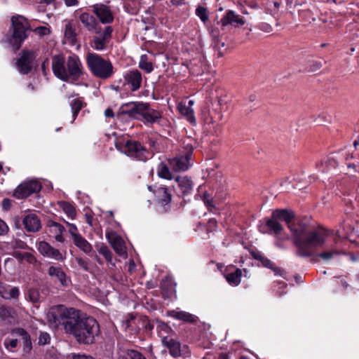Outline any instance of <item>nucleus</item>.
Returning a JSON list of instances; mask_svg holds the SVG:
<instances>
[{
  "mask_svg": "<svg viewBox=\"0 0 359 359\" xmlns=\"http://www.w3.org/2000/svg\"><path fill=\"white\" fill-rule=\"evenodd\" d=\"M123 152L128 156L135 158L139 161H145L147 159V151L144 147L137 142L128 140L123 146L120 144L116 145Z\"/></svg>",
  "mask_w": 359,
  "mask_h": 359,
  "instance_id": "7",
  "label": "nucleus"
},
{
  "mask_svg": "<svg viewBox=\"0 0 359 359\" xmlns=\"http://www.w3.org/2000/svg\"><path fill=\"white\" fill-rule=\"evenodd\" d=\"M241 276L242 271L239 269H236L234 271L226 273L224 275L226 281L233 286H236L240 283Z\"/></svg>",
  "mask_w": 359,
  "mask_h": 359,
  "instance_id": "29",
  "label": "nucleus"
},
{
  "mask_svg": "<svg viewBox=\"0 0 359 359\" xmlns=\"http://www.w3.org/2000/svg\"><path fill=\"white\" fill-rule=\"evenodd\" d=\"M134 118L144 119L147 122L154 123L161 118V113L158 111L150 109L147 104L137 102Z\"/></svg>",
  "mask_w": 359,
  "mask_h": 359,
  "instance_id": "8",
  "label": "nucleus"
},
{
  "mask_svg": "<svg viewBox=\"0 0 359 359\" xmlns=\"http://www.w3.org/2000/svg\"><path fill=\"white\" fill-rule=\"evenodd\" d=\"M51 327L62 325L65 332L73 334L79 343L93 344L100 332L99 324L91 316H47Z\"/></svg>",
  "mask_w": 359,
  "mask_h": 359,
  "instance_id": "2",
  "label": "nucleus"
},
{
  "mask_svg": "<svg viewBox=\"0 0 359 359\" xmlns=\"http://www.w3.org/2000/svg\"><path fill=\"white\" fill-rule=\"evenodd\" d=\"M155 195L160 204L167 205L171 201V194L165 187H160L155 191Z\"/></svg>",
  "mask_w": 359,
  "mask_h": 359,
  "instance_id": "26",
  "label": "nucleus"
},
{
  "mask_svg": "<svg viewBox=\"0 0 359 359\" xmlns=\"http://www.w3.org/2000/svg\"><path fill=\"white\" fill-rule=\"evenodd\" d=\"M248 102L252 103V104L250 107V111L255 110L258 107H259V100L255 94H252L248 97Z\"/></svg>",
  "mask_w": 359,
  "mask_h": 359,
  "instance_id": "43",
  "label": "nucleus"
},
{
  "mask_svg": "<svg viewBox=\"0 0 359 359\" xmlns=\"http://www.w3.org/2000/svg\"><path fill=\"white\" fill-rule=\"evenodd\" d=\"M189 154L185 156H177L168 160L170 168L175 172H183L189 168Z\"/></svg>",
  "mask_w": 359,
  "mask_h": 359,
  "instance_id": "11",
  "label": "nucleus"
},
{
  "mask_svg": "<svg viewBox=\"0 0 359 359\" xmlns=\"http://www.w3.org/2000/svg\"><path fill=\"white\" fill-rule=\"evenodd\" d=\"M64 1L68 7L77 6L79 3L77 0H64Z\"/></svg>",
  "mask_w": 359,
  "mask_h": 359,
  "instance_id": "59",
  "label": "nucleus"
},
{
  "mask_svg": "<svg viewBox=\"0 0 359 359\" xmlns=\"http://www.w3.org/2000/svg\"><path fill=\"white\" fill-rule=\"evenodd\" d=\"M73 359H95L93 357L90 355H81V354H77L73 355Z\"/></svg>",
  "mask_w": 359,
  "mask_h": 359,
  "instance_id": "58",
  "label": "nucleus"
},
{
  "mask_svg": "<svg viewBox=\"0 0 359 359\" xmlns=\"http://www.w3.org/2000/svg\"><path fill=\"white\" fill-rule=\"evenodd\" d=\"M48 314H79L74 308H66L64 305H56L51 307Z\"/></svg>",
  "mask_w": 359,
  "mask_h": 359,
  "instance_id": "31",
  "label": "nucleus"
},
{
  "mask_svg": "<svg viewBox=\"0 0 359 359\" xmlns=\"http://www.w3.org/2000/svg\"><path fill=\"white\" fill-rule=\"evenodd\" d=\"M124 78L127 83L130 85L131 90L133 91H135L140 88L142 83V75L138 70L133 69L128 72Z\"/></svg>",
  "mask_w": 359,
  "mask_h": 359,
  "instance_id": "18",
  "label": "nucleus"
},
{
  "mask_svg": "<svg viewBox=\"0 0 359 359\" xmlns=\"http://www.w3.org/2000/svg\"><path fill=\"white\" fill-rule=\"evenodd\" d=\"M177 109L181 114L186 116L187 119L191 122L195 121V117L194 115V110L190 107H187L183 103H180L177 106Z\"/></svg>",
  "mask_w": 359,
  "mask_h": 359,
  "instance_id": "33",
  "label": "nucleus"
},
{
  "mask_svg": "<svg viewBox=\"0 0 359 359\" xmlns=\"http://www.w3.org/2000/svg\"><path fill=\"white\" fill-rule=\"evenodd\" d=\"M19 295V290L17 287L9 288V295H6V299L16 298Z\"/></svg>",
  "mask_w": 359,
  "mask_h": 359,
  "instance_id": "56",
  "label": "nucleus"
},
{
  "mask_svg": "<svg viewBox=\"0 0 359 359\" xmlns=\"http://www.w3.org/2000/svg\"><path fill=\"white\" fill-rule=\"evenodd\" d=\"M24 260L29 264H35L36 262V257L30 252H24Z\"/></svg>",
  "mask_w": 359,
  "mask_h": 359,
  "instance_id": "53",
  "label": "nucleus"
},
{
  "mask_svg": "<svg viewBox=\"0 0 359 359\" xmlns=\"http://www.w3.org/2000/svg\"><path fill=\"white\" fill-rule=\"evenodd\" d=\"M104 115L106 117H113L114 112L111 109L108 108L104 111Z\"/></svg>",
  "mask_w": 359,
  "mask_h": 359,
  "instance_id": "61",
  "label": "nucleus"
},
{
  "mask_svg": "<svg viewBox=\"0 0 359 359\" xmlns=\"http://www.w3.org/2000/svg\"><path fill=\"white\" fill-rule=\"evenodd\" d=\"M250 253L255 259L259 261L261 263L262 266L273 270L276 274H280V276H283V273L285 272V271L280 268L276 267L274 264L261 252L252 250H250Z\"/></svg>",
  "mask_w": 359,
  "mask_h": 359,
  "instance_id": "13",
  "label": "nucleus"
},
{
  "mask_svg": "<svg viewBox=\"0 0 359 359\" xmlns=\"http://www.w3.org/2000/svg\"><path fill=\"white\" fill-rule=\"evenodd\" d=\"M196 15L200 18V19L203 22H205L208 20V15H207V11L203 7H198L196 9Z\"/></svg>",
  "mask_w": 359,
  "mask_h": 359,
  "instance_id": "49",
  "label": "nucleus"
},
{
  "mask_svg": "<svg viewBox=\"0 0 359 359\" xmlns=\"http://www.w3.org/2000/svg\"><path fill=\"white\" fill-rule=\"evenodd\" d=\"M99 253L102 255L107 262H111L112 254L109 248L104 243L97 244L95 245Z\"/></svg>",
  "mask_w": 359,
  "mask_h": 359,
  "instance_id": "35",
  "label": "nucleus"
},
{
  "mask_svg": "<svg viewBox=\"0 0 359 359\" xmlns=\"http://www.w3.org/2000/svg\"><path fill=\"white\" fill-rule=\"evenodd\" d=\"M58 205L69 218L72 219L75 218L76 213V210L73 205L65 201H60L59 202Z\"/></svg>",
  "mask_w": 359,
  "mask_h": 359,
  "instance_id": "32",
  "label": "nucleus"
},
{
  "mask_svg": "<svg viewBox=\"0 0 359 359\" xmlns=\"http://www.w3.org/2000/svg\"><path fill=\"white\" fill-rule=\"evenodd\" d=\"M266 226L270 233L274 234L282 240L289 239V236H286L285 238L280 236L281 232L283 231V227L276 218H273V214L271 215V217L266 220Z\"/></svg>",
  "mask_w": 359,
  "mask_h": 359,
  "instance_id": "22",
  "label": "nucleus"
},
{
  "mask_svg": "<svg viewBox=\"0 0 359 359\" xmlns=\"http://www.w3.org/2000/svg\"><path fill=\"white\" fill-rule=\"evenodd\" d=\"M0 295L3 298L6 299V295H9V289L7 290L3 287L1 289V292H0Z\"/></svg>",
  "mask_w": 359,
  "mask_h": 359,
  "instance_id": "62",
  "label": "nucleus"
},
{
  "mask_svg": "<svg viewBox=\"0 0 359 359\" xmlns=\"http://www.w3.org/2000/svg\"><path fill=\"white\" fill-rule=\"evenodd\" d=\"M76 261L77 264H79V266L81 268H82L83 270H85L86 271L89 270V266H88L89 263H88V259H83L81 257H76Z\"/></svg>",
  "mask_w": 359,
  "mask_h": 359,
  "instance_id": "51",
  "label": "nucleus"
},
{
  "mask_svg": "<svg viewBox=\"0 0 359 359\" xmlns=\"http://www.w3.org/2000/svg\"><path fill=\"white\" fill-rule=\"evenodd\" d=\"M79 20L88 31L97 33V22L93 15L83 13L79 16Z\"/></svg>",
  "mask_w": 359,
  "mask_h": 359,
  "instance_id": "25",
  "label": "nucleus"
},
{
  "mask_svg": "<svg viewBox=\"0 0 359 359\" xmlns=\"http://www.w3.org/2000/svg\"><path fill=\"white\" fill-rule=\"evenodd\" d=\"M28 297L31 302L36 303L39 302L41 296L38 290L31 288L28 291Z\"/></svg>",
  "mask_w": 359,
  "mask_h": 359,
  "instance_id": "42",
  "label": "nucleus"
},
{
  "mask_svg": "<svg viewBox=\"0 0 359 359\" xmlns=\"http://www.w3.org/2000/svg\"><path fill=\"white\" fill-rule=\"evenodd\" d=\"M52 69L56 77L64 81H76L83 74V66L76 55H69L67 60L61 55H54Z\"/></svg>",
  "mask_w": 359,
  "mask_h": 359,
  "instance_id": "3",
  "label": "nucleus"
},
{
  "mask_svg": "<svg viewBox=\"0 0 359 359\" xmlns=\"http://www.w3.org/2000/svg\"><path fill=\"white\" fill-rule=\"evenodd\" d=\"M50 341V336L47 332H41L39 337V344L46 345L48 344Z\"/></svg>",
  "mask_w": 359,
  "mask_h": 359,
  "instance_id": "48",
  "label": "nucleus"
},
{
  "mask_svg": "<svg viewBox=\"0 0 359 359\" xmlns=\"http://www.w3.org/2000/svg\"><path fill=\"white\" fill-rule=\"evenodd\" d=\"M37 248L41 255L47 257L52 258L55 260H62L64 259L58 250L53 248L45 241H40L38 243Z\"/></svg>",
  "mask_w": 359,
  "mask_h": 359,
  "instance_id": "14",
  "label": "nucleus"
},
{
  "mask_svg": "<svg viewBox=\"0 0 359 359\" xmlns=\"http://www.w3.org/2000/svg\"><path fill=\"white\" fill-rule=\"evenodd\" d=\"M18 339H10L6 338L4 340V346L7 349L13 350L15 348L18 346Z\"/></svg>",
  "mask_w": 359,
  "mask_h": 359,
  "instance_id": "45",
  "label": "nucleus"
},
{
  "mask_svg": "<svg viewBox=\"0 0 359 359\" xmlns=\"http://www.w3.org/2000/svg\"><path fill=\"white\" fill-rule=\"evenodd\" d=\"M210 34L214 41V47L218 50V56L222 57L224 55V53L221 50V48H224L225 46V43L224 41H221L217 37L218 31L212 30Z\"/></svg>",
  "mask_w": 359,
  "mask_h": 359,
  "instance_id": "34",
  "label": "nucleus"
},
{
  "mask_svg": "<svg viewBox=\"0 0 359 359\" xmlns=\"http://www.w3.org/2000/svg\"><path fill=\"white\" fill-rule=\"evenodd\" d=\"M41 185L36 180H29L20 184L15 190L14 196L18 199L28 197L33 193L39 192Z\"/></svg>",
  "mask_w": 359,
  "mask_h": 359,
  "instance_id": "9",
  "label": "nucleus"
},
{
  "mask_svg": "<svg viewBox=\"0 0 359 359\" xmlns=\"http://www.w3.org/2000/svg\"><path fill=\"white\" fill-rule=\"evenodd\" d=\"M9 231L8 226L7 224L0 219V236L6 235Z\"/></svg>",
  "mask_w": 359,
  "mask_h": 359,
  "instance_id": "54",
  "label": "nucleus"
},
{
  "mask_svg": "<svg viewBox=\"0 0 359 359\" xmlns=\"http://www.w3.org/2000/svg\"><path fill=\"white\" fill-rule=\"evenodd\" d=\"M339 252L337 250H330L320 253L318 256L323 259L329 260L332 259L334 255H339Z\"/></svg>",
  "mask_w": 359,
  "mask_h": 359,
  "instance_id": "47",
  "label": "nucleus"
},
{
  "mask_svg": "<svg viewBox=\"0 0 359 359\" xmlns=\"http://www.w3.org/2000/svg\"><path fill=\"white\" fill-rule=\"evenodd\" d=\"M322 62L320 61L311 60L309 62V72H314L318 71L322 67Z\"/></svg>",
  "mask_w": 359,
  "mask_h": 359,
  "instance_id": "46",
  "label": "nucleus"
},
{
  "mask_svg": "<svg viewBox=\"0 0 359 359\" xmlns=\"http://www.w3.org/2000/svg\"><path fill=\"white\" fill-rule=\"evenodd\" d=\"M48 226L49 228L50 231L54 233L55 235L59 233H63V231H65V228L63 227L62 225L54 221H48Z\"/></svg>",
  "mask_w": 359,
  "mask_h": 359,
  "instance_id": "38",
  "label": "nucleus"
},
{
  "mask_svg": "<svg viewBox=\"0 0 359 359\" xmlns=\"http://www.w3.org/2000/svg\"><path fill=\"white\" fill-rule=\"evenodd\" d=\"M107 238L113 249L118 255L124 257H127L125 243L120 236L116 233H110L107 235Z\"/></svg>",
  "mask_w": 359,
  "mask_h": 359,
  "instance_id": "12",
  "label": "nucleus"
},
{
  "mask_svg": "<svg viewBox=\"0 0 359 359\" xmlns=\"http://www.w3.org/2000/svg\"><path fill=\"white\" fill-rule=\"evenodd\" d=\"M34 32L40 36H45L50 33V29L47 27L41 26L36 27Z\"/></svg>",
  "mask_w": 359,
  "mask_h": 359,
  "instance_id": "52",
  "label": "nucleus"
},
{
  "mask_svg": "<svg viewBox=\"0 0 359 359\" xmlns=\"http://www.w3.org/2000/svg\"><path fill=\"white\" fill-rule=\"evenodd\" d=\"M13 32L9 43L15 50L20 48L21 43L26 38V29L28 27V22L25 18L22 15L13 16L11 19Z\"/></svg>",
  "mask_w": 359,
  "mask_h": 359,
  "instance_id": "5",
  "label": "nucleus"
},
{
  "mask_svg": "<svg viewBox=\"0 0 359 359\" xmlns=\"http://www.w3.org/2000/svg\"><path fill=\"white\" fill-rule=\"evenodd\" d=\"M248 6L252 9L250 13L248 12V15H250V18L253 20H266L264 16L268 13L273 16L275 21L278 20L279 11L269 4L264 11L256 2L248 4Z\"/></svg>",
  "mask_w": 359,
  "mask_h": 359,
  "instance_id": "6",
  "label": "nucleus"
},
{
  "mask_svg": "<svg viewBox=\"0 0 359 359\" xmlns=\"http://www.w3.org/2000/svg\"><path fill=\"white\" fill-rule=\"evenodd\" d=\"M161 342L170 352V354L175 358L181 355L180 344L170 337H162Z\"/></svg>",
  "mask_w": 359,
  "mask_h": 359,
  "instance_id": "21",
  "label": "nucleus"
},
{
  "mask_svg": "<svg viewBox=\"0 0 359 359\" xmlns=\"http://www.w3.org/2000/svg\"><path fill=\"white\" fill-rule=\"evenodd\" d=\"M71 97H69V102L72 111L73 121L75 120L79 111L83 107L84 103L80 97H76L70 100Z\"/></svg>",
  "mask_w": 359,
  "mask_h": 359,
  "instance_id": "30",
  "label": "nucleus"
},
{
  "mask_svg": "<svg viewBox=\"0 0 359 359\" xmlns=\"http://www.w3.org/2000/svg\"><path fill=\"white\" fill-rule=\"evenodd\" d=\"M11 334L22 337L23 351L25 353H29L32 348L31 337L29 333L23 328L15 327L12 330Z\"/></svg>",
  "mask_w": 359,
  "mask_h": 359,
  "instance_id": "19",
  "label": "nucleus"
},
{
  "mask_svg": "<svg viewBox=\"0 0 359 359\" xmlns=\"http://www.w3.org/2000/svg\"><path fill=\"white\" fill-rule=\"evenodd\" d=\"M86 62L92 74L97 78L107 79L113 74L111 63L96 53H88Z\"/></svg>",
  "mask_w": 359,
  "mask_h": 359,
  "instance_id": "4",
  "label": "nucleus"
},
{
  "mask_svg": "<svg viewBox=\"0 0 359 359\" xmlns=\"http://www.w3.org/2000/svg\"><path fill=\"white\" fill-rule=\"evenodd\" d=\"M77 34L73 23L70 21H66L64 28L65 42L71 45L76 43Z\"/></svg>",
  "mask_w": 359,
  "mask_h": 359,
  "instance_id": "23",
  "label": "nucleus"
},
{
  "mask_svg": "<svg viewBox=\"0 0 359 359\" xmlns=\"http://www.w3.org/2000/svg\"><path fill=\"white\" fill-rule=\"evenodd\" d=\"M124 359H146L139 351L135 350H128Z\"/></svg>",
  "mask_w": 359,
  "mask_h": 359,
  "instance_id": "41",
  "label": "nucleus"
},
{
  "mask_svg": "<svg viewBox=\"0 0 359 359\" xmlns=\"http://www.w3.org/2000/svg\"><path fill=\"white\" fill-rule=\"evenodd\" d=\"M69 226V232L71 234L72 239L74 240L81 234L79 233L77 227L74 224L67 223Z\"/></svg>",
  "mask_w": 359,
  "mask_h": 359,
  "instance_id": "50",
  "label": "nucleus"
},
{
  "mask_svg": "<svg viewBox=\"0 0 359 359\" xmlns=\"http://www.w3.org/2000/svg\"><path fill=\"white\" fill-rule=\"evenodd\" d=\"M272 214L273 218L284 221L287 224L297 255L311 257L316 249L325 243L327 234L323 229H316L309 218L296 217L294 212L287 209H276Z\"/></svg>",
  "mask_w": 359,
  "mask_h": 359,
  "instance_id": "1",
  "label": "nucleus"
},
{
  "mask_svg": "<svg viewBox=\"0 0 359 359\" xmlns=\"http://www.w3.org/2000/svg\"><path fill=\"white\" fill-rule=\"evenodd\" d=\"M74 245L83 252L88 254L93 250L91 244L81 235L73 240Z\"/></svg>",
  "mask_w": 359,
  "mask_h": 359,
  "instance_id": "28",
  "label": "nucleus"
},
{
  "mask_svg": "<svg viewBox=\"0 0 359 359\" xmlns=\"http://www.w3.org/2000/svg\"><path fill=\"white\" fill-rule=\"evenodd\" d=\"M34 57L33 52L23 51L17 62L18 70L22 74H27L32 69V62Z\"/></svg>",
  "mask_w": 359,
  "mask_h": 359,
  "instance_id": "15",
  "label": "nucleus"
},
{
  "mask_svg": "<svg viewBox=\"0 0 359 359\" xmlns=\"http://www.w3.org/2000/svg\"><path fill=\"white\" fill-rule=\"evenodd\" d=\"M175 181L178 183L179 187L184 194H188L192 190L193 182L189 177L187 176L177 177Z\"/></svg>",
  "mask_w": 359,
  "mask_h": 359,
  "instance_id": "27",
  "label": "nucleus"
},
{
  "mask_svg": "<svg viewBox=\"0 0 359 359\" xmlns=\"http://www.w3.org/2000/svg\"><path fill=\"white\" fill-rule=\"evenodd\" d=\"M2 205H3V208L4 210H8L11 207V201L9 199H7V198H5L2 201Z\"/></svg>",
  "mask_w": 359,
  "mask_h": 359,
  "instance_id": "60",
  "label": "nucleus"
},
{
  "mask_svg": "<svg viewBox=\"0 0 359 359\" xmlns=\"http://www.w3.org/2000/svg\"><path fill=\"white\" fill-rule=\"evenodd\" d=\"M55 238L57 241L62 243L64 241V238L62 236V233H59L55 235Z\"/></svg>",
  "mask_w": 359,
  "mask_h": 359,
  "instance_id": "64",
  "label": "nucleus"
},
{
  "mask_svg": "<svg viewBox=\"0 0 359 359\" xmlns=\"http://www.w3.org/2000/svg\"><path fill=\"white\" fill-rule=\"evenodd\" d=\"M48 273L52 277H55L64 286H67L70 283L69 278L60 267L51 266L48 270Z\"/></svg>",
  "mask_w": 359,
  "mask_h": 359,
  "instance_id": "24",
  "label": "nucleus"
},
{
  "mask_svg": "<svg viewBox=\"0 0 359 359\" xmlns=\"http://www.w3.org/2000/svg\"><path fill=\"white\" fill-rule=\"evenodd\" d=\"M219 23L222 27L228 25L233 27H239L245 24V20L233 11H228L225 15L220 20Z\"/></svg>",
  "mask_w": 359,
  "mask_h": 359,
  "instance_id": "17",
  "label": "nucleus"
},
{
  "mask_svg": "<svg viewBox=\"0 0 359 359\" xmlns=\"http://www.w3.org/2000/svg\"><path fill=\"white\" fill-rule=\"evenodd\" d=\"M139 67L147 73H150L153 70L152 64L151 62L147 60V57L145 55L141 56L139 62Z\"/></svg>",
  "mask_w": 359,
  "mask_h": 359,
  "instance_id": "37",
  "label": "nucleus"
},
{
  "mask_svg": "<svg viewBox=\"0 0 359 359\" xmlns=\"http://www.w3.org/2000/svg\"><path fill=\"white\" fill-rule=\"evenodd\" d=\"M136 107H137V102L128 103L126 104V109H123V111L130 116L134 118L135 116H137V114H135Z\"/></svg>",
  "mask_w": 359,
  "mask_h": 359,
  "instance_id": "40",
  "label": "nucleus"
},
{
  "mask_svg": "<svg viewBox=\"0 0 359 359\" xmlns=\"http://www.w3.org/2000/svg\"><path fill=\"white\" fill-rule=\"evenodd\" d=\"M258 27L262 31L266 32V33H270L273 30L271 25L267 22H261L260 25L258 26Z\"/></svg>",
  "mask_w": 359,
  "mask_h": 359,
  "instance_id": "55",
  "label": "nucleus"
},
{
  "mask_svg": "<svg viewBox=\"0 0 359 359\" xmlns=\"http://www.w3.org/2000/svg\"><path fill=\"white\" fill-rule=\"evenodd\" d=\"M172 317L176 318L184 322L194 323L198 320L197 316H171Z\"/></svg>",
  "mask_w": 359,
  "mask_h": 359,
  "instance_id": "44",
  "label": "nucleus"
},
{
  "mask_svg": "<svg viewBox=\"0 0 359 359\" xmlns=\"http://www.w3.org/2000/svg\"><path fill=\"white\" fill-rule=\"evenodd\" d=\"M328 163L332 167L338 165V162L334 158H330L328 159Z\"/></svg>",
  "mask_w": 359,
  "mask_h": 359,
  "instance_id": "63",
  "label": "nucleus"
},
{
  "mask_svg": "<svg viewBox=\"0 0 359 359\" xmlns=\"http://www.w3.org/2000/svg\"><path fill=\"white\" fill-rule=\"evenodd\" d=\"M96 16L103 24L110 23L114 20V16L109 8L104 4H96L93 9Z\"/></svg>",
  "mask_w": 359,
  "mask_h": 359,
  "instance_id": "16",
  "label": "nucleus"
},
{
  "mask_svg": "<svg viewBox=\"0 0 359 359\" xmlns=\"http://www.w3.org/2000/svg\"><path fill=\"white\" fill-rule=\"evenodd\" d=\"M25 229L29 232H36L41 227V221L35 214H29L23 219Z\"/></svg>",
  "mask_w": 359,
  "mask_h": 359,
  "instance_id": "20",
  "label": "nucleus"
},
{
  "mask_svg": "<svg viewBox=\"0 0 359 359\" xmlns=\"http://www.w3.org/2000/svg\"><path fill=\"white\" fill-rule=\"evenodd\" d=\"M112 32V27L107 26L102 34L97 32V35L93 39V48L97 50L105 49L111 38Z\"/></svg>",
  "mask_w": 359,
  "mask_h": 359,
  "instance_id": "10",
  "label": "nucleus"
},
{
  "mask_svg": "<svg viewBox=\"0 0 359 359\" xmlns=\"http://www.w3.org/2000/svg\"><path fill=\"white\" fill-rule=\"evenodd\" d=\"M156 330L161 339L162 337H165L163 334H168L171 331V328L163 322H157Z\"/></svg>",
  "mask_w": 359,
  "mask_h": 359,
  "instance_id": "39",
  "label": "nucleus"
},
{
  "mask_svg": "<svg viewBox=\"0 0 359 359\" xmlns=\"http://www.w3.org/2000/svg\"><path fill=\"white\" fill-rule=\"evenodd\" d=\"M144 329L146 330V331L147 332H149V331H151L154 327V323L151 322L150 320H149L147 319V316H144Z\"/></svg>",
  "mask_w": 359,
  "mask_h": 359,
  "instance_id": "57",
  "label": "nucleus"
},
{
  "mask_svg": "<svg viewBox=\"0 0 359 359\" xmlns=\"http://www.w3.org/2000/svg\"><path fill=\"white\" fill-rule=\"evenodd\" d=\"M158 175L160 177L165 180H172V175L169 168L164 163H161L158 170Z\"/></svg>",
  "mask_w": 359,
  "mask_h": 359,
  "instance_id": "36",
  "label": "nucleus"
}]
</instances>
